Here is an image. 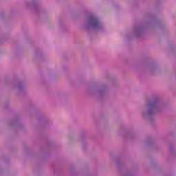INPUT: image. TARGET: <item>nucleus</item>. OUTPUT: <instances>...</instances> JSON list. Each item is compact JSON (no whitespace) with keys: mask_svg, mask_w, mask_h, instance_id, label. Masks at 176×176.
Returning a JSON list of instances; mask_svg holds the SVG:
<instances>
[{"mask_svg":"<svg viewBox=\"0 0 176 176\" xmlns=\"http://www.w3.org/2000/svg\"><path fill=\"white\" fill-rule=\"evenodd\" d=\"M89 23H91V25L93 27H97V25H98V24H100V23L98 22V19H97V18L91 16L89 19Z\"/></svg>","mask_w":176,"mask_h":176,"instance_id":"nucleus-1","label":"nucleus"}]
</instances>
